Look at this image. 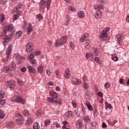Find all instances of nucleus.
Instances as JSON below:
<instances>
[{
    "mask_svg": "<svg viewBox=\"0 0 129 129\" xmlns=\"http://www.w3.org/2000/svg\"><path fill=\"white\" fill-rule=\"evenodd\" d=\"M13 50V45L10 44L8 47L6 49V57L2 58V61L4 63H7L9 62V59H10V57H11V54L12 53V50Z\"/></svg>",
    "mask_w": 129,
    "mask_h": 129,
    "instance_id": "f257e3e1",
    "label": "nucleus"
},
{
    "mask_svg": "<svg viewBox=\"0 0 129 129\" xmlns=\"http://www.w3.org/2000/svg\"><path fill=\"white\" fill-rule=\"evenodd\" d=\"M51 2H52V0H47V2H45V0H41L39 3L40 9L45 10V8L46 7V9L49 10L50 7H51Z\"/></svg>",
    "mask_w": 129,
    "mask_h": 129,
    "instance_id": "f03ea898",
    "label": "nucleus"
},
{
    "mask_svg": "<svg viewBox=\"0 0 129 129\" xmlns=\"http://www.w3.org/2000/svg\"><path fill=\"white\" fill-rule=\"evenodd\" d=\"M12 101L17 102V103H22V104H25L26 103L25 99L18 96H13L12 98Z\"/></svg>",
    "mask_w": 129,
    "mask_h": 129,
    "instance_id": "7ed1b4c3",
    "label": "nucleus"
},
{
    "mask_svg": "<svg viewBox=\"0 0 129 129\" xmlns=\"http://www.w3.org/2000/svg\"><path fill=\"white\" fill-rule=\"evenodd\" d=\"M6 84L7 87L8 88H10L11 90H12V89H14L15 88V86L16 85V81L14 80H11L9 81H7L6 82Z\"/></svg>",
    "mask_w": 129,
    "mask_h": 129,
    "instance_id": "20e7f679",
    "label": "nucleus"
},
{
    "mask_svg": "<svg viewBox=\"0 0 129 129\" xmlns=\"http://www.w3.org/2000/svg\"><path fill=\"white\" fill-rule=\"evenodd\" d=\"M13 58L14 59L16 60L18 64H22V61L25 59L24 57L21 56V55H20V54L19 53L14 54L13 56Z\"/></svg>",
    "mask_w": 129,
    "mask_h": 129,
    "instance_id": "39448f33",
    "label": "nucleus"
},
{
    "mask_svg": "<svg viewBox=\"0 0 129 129\" xmlns=\"http://www.w3.org/2000/svg\"><path fill=\"white\" fill-rule=\"evenodd\" d=\"M16 117H18V119H16V123L19 124V125H21V124H22L24 123V117L22 116V115L17 113L15 115Z\"/></svg>",
    "mask_w": 129,
    "mask_h": 129,
    "instance_id": "423d86ee",
    "label": "nucleus"
},
{
    "mask_svg": "<svg viewBox=\"0 0 129 129\" xmlns=\"http://www.w3.org/2000/svg\"><path fill=\"white\" fill-rule=\"evenodd\" d=\"M35 28V25L33 23H29L28 27H27V35H30L31 32H33Z\"/></svg>",
    "mask_w": 129,
    "mask_h": 129,
    "instance_id": "0eeeda50",
    "label": "nucleus"
},
{
    "mask_svg": "<svg viewBox=\"0 0 129 129\" xmlns=\"http://www.w3.org/2000/svg\"><path fill=\"white\" fill-rule=\"evenodd\" d=\"M33 50V43L29 42L26 46V51L28 53H30Z\"/></svg>",
    "mask_w": 129,
    "mask_h": 129,
    "instance_id": "6e6552de",
    "label": "nucleus"
},
{
    "mask_svg": "<svg viewBox=\"0 0 129 129\" xmlns=\"http://www.w3.org/2000/svg\"><path fill=\"white\" fill-rule=\"evenodd\" d=\"M76 125L78 129H82L83 128V122L82 120L78 119L76 121Z\"/></svg>",
    "mask_w": 129,
    "mask_h": 129,
    "instance_id": "1a4fd4ad",
    "label": "nucleus"
},
{
    "mask_svg": "<svg viewBox=\"0 0 129 129\" xmlns=\"http://www.w3.org/2000/svg\"><path fill=\"white\" fill-rule=\"evenodd\" d=\"M88 38H89V34L88 33L83 34L80 38V42H85V41H87Z\"/></svg>",
    "mask_w": 129,
    "mask_h": 129,
    "instance_id": "9d476101",
    "label": "nucleus"
},
{
    "mask_svg": "<svg viewBox=\"0 0 129 129\" xmlns=\"http://www.w3.org/2000/svg\"><path fill=\"white\" fill-rule=\"evenodd\" d=\"M27 69L29 74H36V73H37V71L34 68V67L28 66L27 67Z\"/></svg>",
    "mask_w": 129,
    "mask_h": 129,
    "instance_id": "9b49d317",
    "label": "nucleus"
},
{
    "mask_svg": "<svg viewBox=\"0 0 129 129\" xmlns=\"http://www.w3.org/2000/svg\"><path fill=\"white\" fill-rule=\"evenodd\" d=\"M4 28H5L7 32L11 33L14 31V25L13 24H9L6 26Z\"/></svg>",
    "mask_w": 129,
    "mask_h": 129,
    "instance_id": "f8f14e48",
    "label": "nucleus"
},
{
    "mask_svg": "<svg viewBox=\"0 0 129 129\" xmlns=\"http://www.w3.org/2000/svg\"><path fill=\"white\" fill-rule=\"evenodd\" d=\"M84 94H85V97H84L85 99L88 100V99H90L93 93H92V92H91L90 91H86V92H85Z\"/></svg>",
    "mask_w": 129,
    "mask_h": 129,
    "instance_id": "ddd939ff",
    "label": "nucleus"
},
{
    "mask_svg": "<svg viewBox=\"0 0 129 129\" xmlns=\"http://www.w3.org/2000/svg\"><path fill=\"white\" fill-rule=\"evenodd\" d=\"M49 96L52 97L53 99H57L58 98L57 93L53 90H51L49 92Z\"/></svg>",
    "mask_w": 129,
    "mask_h": 129,
    "instance_id": "4468645a",
    "label": "nucleus"
},
{
    "mask_svg": "<svg viewBox=\"0 0 129 129\" xmlns=\"http://www.w3.org/2000/svg\"><path fill=\"white\" fill-rule=\"evenodd\" d=\"M75 80L72 81V83L74 85H81V84H82V82L80 79H78L77 78H75Z\"/></svg>",
    "mask_w": 129,
    "mask_h": 129,
    "instance_id": "2eb2a0df",
    "label": "nucleus"
},
{
    "mask_svg": "<svg viewBox=\"0 0 129 129\" xmlns=\"http://www.w3.org/2000/svg\"><path fill=\"white\" fill-rule=\"evenodd\" d=\"M102 16V11H101V10H98L96 12V15L94 16L95 18H96V19H97L98 20H99V19H101Z\"/></svg>",
    "mask_w": 129,
    "mask_h": 129,
    "instance_id": "dca6fc26",
    "label": "nucleus"
},
{
    "mask_svg": "<svg viewBox=\"0 0 129 129\" xmlns=\"http://www.w3.org/2000/svg\"><path fill=\"white\" fill-rule=\"evenodd\" d=\"M63 77L64 78H66V79H69L70 78V71H69V69H67L64 71Z\"/></svg>",
    "mask_w": 129,
    "mask_h": 129,
    "instance_id": "f3484780",
    "label": "nucleus"
},
{
    "mask_svg": "<svg viewBox=\"0 0 129 129\" xmlns=\"http://www.w3.org/2000/svg\"><path fill=\"white\" fill-rule=\"evenodd\" d=\"M100 39L103 41L105 38H107V33L104 32V31H102L101 34L99 35Z\"/></svg>",
    "mask_w": 129,
    "mask_h": 129,
    "instance_id": "a211bd4d",
    "label": "nucleus"
},
{
    "mask_svg": "<svg viewBox=\"0 0 129 129\" xmlns=\"http://www.w3.org/2000/svg\"><path fill=\"white\" fill-rule=\"evenodd\" d=\"M2 71L4 72V73H10V72H12L11 69L8 66H5L2 68Z\"/></svg>",
    "mask_w": 129,
    "mask_h": 129,
    "instance_id": "6ab92c4d",
    "label": "nucleus"
},
{
    "mask_svg": "<svg viewBox=\"0 0 129 129\" xmlns=\"http://www.w3.org/2000/svg\"><path fill=\"white\" fill-rule=\"evenodd\" d=\"M8 67L11 69V71H13V70H16V69L17 68V66H16V63H15V62H11Z\"/></svg>",
    "mask_w": 129,
    "mask_h": 129,
    "instance_id": "aec40b11",
    "label": "nucleus"
},
{
    "mask_svg": "<svg viewBox=\"0 0 129 129\" xmlns=\"http://www.w3.org/2000/svg\"><path fill=\"white\" fill-rule=\"evenodd\" d=\"M44 71V66L42 64H40L37 67V72L39 74H42L43 73V72Z\"/></svg>",
    "mask_w": 129,
    "mask_h": 129,
    "instance_id": "412c9836",
    "label": "nucleus"
},
{
    "mask_svg": "<svg viewBox=\"0 0 129 129\" xmlns=\"http://www.w3.org/2000/svg\"><path fill=\"white\" fill-rule=\"evenodd\" d=\"M86 59H89L90 61L93 60V54L92 53L87 52L86 53Z\"/></svg>",
    "mask_w": 129,
    "mask_h": 129,
    "instance_id": "4be33fe9",
    "label": "nucleus"
},
{
    "mask_svg": "<svg viewBox=\"0 0 129 129\" xmlns=\"http://www.w3.org/2000/svg\"><path fill=\"white\" fill-rule=\"evenodd\" d=\"M83 120H84L85 123H90V118H89V116L88 115L84 116Z\"/></svg>",
    "mask_w": 129,
    "mask_h": 129,
    "instance_id": "5701e85b",
    "label": "nucleus"
},
{
    "mask_svg": "<svg viewBox=\"0 0 129 129\" xmlns=\"http://www.w3.org/2000/svg\"><path fill=\"white\" fill-rule=\"evenodd\" d=\"M77 16L80 19H83V18H84V17H85V14L84 13V12H83V11H79L77 13Z\"/></svg>",
    "mask_w": 129,
    "mask_h": 129,
    "instance_id": "b1692460",
    "label": "nucleus"
},
{
    "mask_svg": "<svg viewBox=\"0 0 129 129\" xmlns=\"http://www.w3.org/2000/svg\"><path fill=\"white\" fill-rule=\"evenodd\" d=\"M30 61V64H32L33 67H37V65H38V61H37V59L34 58Z\"/></svg>",
    "mask_w": 129,
    "mask_h": 129,
    "instance_id": "393cba45",
    "label": "nucleus"
},
{
    "mask_svg": "<svg viewBox=\"0 0 129 129\" xmlns=\"http://www.w3.org/2000/svg\"><path fill=\"white\" fill-rule=\"evenodd\" d=\"M94 8L95 10L100 11V10H102V9H103V6H102L101 4L96 5L94 6Z\"/></svg>",
    "mask_w": 129,
    "mask_h": 129,
    "instance_id": "a878e982",
    "label": "nucleus"
},
{
    "mask_svg": "<svg viewBox=\"0 0 129 129\" xmlns=\"http://www.w3.org/2000/svg\"><path fill=\"white\" fill-rule=\"evenodd\" d=\"M86 106H87V107H88L89 110H90V111H92V110L93 109V108H92V106L91 105V104H90V102H89L88 101H86Z\"/></svg>",
    "mask_w": 129,
    "mask_h": 129,
    "instance_id": "bb28decb",
    "label": "nucleus"
},
{
    "mask_svg": "<svg viewBox=\"0 0 129 129\" xmlns=\"http://www.w3.org/2000/svg\"><path fill=\"white\" fill-rule=\"evenodd\" d=\"M22 34H23V32L22 31L20 30L18 31L15 35V38L16 39H19V38L21 36H22Z\"/></svg>",
    "mask_w": 129,
    "mask_h": 129,
    "instance_id": "cd10ccee",
    "label": "nucleus"
},
{
    "mask_svg": "<svg viewBox=\"0 0 129 129\" xmlns=\"http://www.w3.org/2000/svg\"><path fill=\"white\" fill-rule=\"evenodd\" d=\"M56 103V104H58V105H62V99H61L60 98H58L57 100H54V104Z\"/></svg>",
    "mask_w": 129,
    "mask_h": 129,
    "instance_id": "c85d7f7f",
    "label": "nucleus"
},
{
    "mask_svg": "<svg viewBox=\"0 0 129 129\" xmlns=\"http://www.w3.org/2000/svg\"><path fill=\"white\" fill-rule=\"evenodd\" d=\"M10 37H9L8 36H6L5 37V38L3 41V43L4 46L5 45V43H9V42H10Z\"/></svg>",
    "mask_w": 129,
    "mask_h": 129,
    "instance_id": "c756f323",
    "label": "nucleus"
},
{
    "mask_svg": "<svg viewBox=\"0 0 129 129\" xmlns=\"http://www.w3.org/2000/svg\"><path fill=\"white\" fill-rule=\"evenodd\" d=\"M63 42H62V41H61L56 40L55 41V47H59V46H63Z\"/></svg>",
    "mask_w": 129,
    "mask_h": 129,
    "instance_id": "7c9ffc66",
    "label": "nucleus"
},
{
    "mask_svg": "<svg viewBox=\"0 0 129 129\" xmlns=\"http://www.w3.org/2000/svg\"><path fill=\"white\" fill-rule=\"evenodd\" d=\"M83 86L84 89H85V90H88L89 89V85L87 83H83Z\"/></svg>",
    "mask_w": 129,
    "mask_h": 129,
    "instance_id": "2f4dec72",
    "label": "nucleus"
},
{
    "mask_svg": "<svg viewBox=\"0 0 129 129\" xmlns=\"http://www.w3.org/2000/svg\"><path fill=\"white\" fill-rule=\"evenodd\" d=\"M5 19H6V16H5V14H1V15H0V22L4 23V22H5Z\"/></svg>",
    "mask_w": 129,
    "mask_h": 129,
    "instance_id": "473e14b6",
    "label": "nucleus"
},
{
    "mask_svg": "<svg viewBox=\"0 0 129 129\" xmlns=\"http://www.w3.org/2000/svg\"><path fill=\"white\" fill-rule=\"evenodd\" d=\"M105 109L107 110V108H109V109H111L112 108V107L111 106V104L108 103L107 102H105Z\"/></svg>",
    "mask_w": 129,
    "mask_h": 129,
    "instance_id": "72a5a7b5",
    "label": "nucleus"
},
{
    "mask_svg": "<svg viewBox=\"0 0 129 129\" xmlns=\"http://www.w3.org/2000/svg\"><path fill=\"white\" fill-rule=\"evenodd\" d=\"M60 41L63 44H64V43H66V42H67V36H62L60 38Z\"/></svg>",
    "mask_w": 129,
    "mask_h": 129,
    "instance_id": "f704fd0d",
    "label": "nucleus"
},
{
    "mask_svg": "<svg viewBox=\"0 0 129 129\" xmlns=\"http://www.w3.org/2000/svg\"><path fill=\"white\" fill-rule=\"evenodd\" d=\"M33 129H40V125H39V123H38V122H35L33 124Z\"/></svg>",
    "mask_w": 129,
    "mask_h": 129,
    "instance_id": "c9c22d12",
    "label": "nucleus"
},
{
    "mask_svg": "<svg viewBox=\"0 0 129 129\" xmlns=\"http://www.w3.org/2000/svg\"><path fill=\"white\" fill-rule=\"evenodd\" d=\"M5 116H6V114L4 113V111L0 110V119L5 118Z\"/></svg>",
    "mask_w": 129,
    "mask_h": 129,
    "instance_id": "e433bc0d",
    "label": "nucleus"
},
{
    "mask_svg": "<svg viewBox=\"0 0 129 129\" xmlns=\"http://www.w3.org/2000/svg\"><path fill=\"white\" fill-rule=\"evenodd\" d=\"M5 116H6V114L4 113V111L0 110V119L5 118Z\"/></svg>",
    "mask_w": 129,
    "mask_h": 129,
    "instance_id": "4c0bfd02",
    "label": "nucleus"
},
{
    "mask_svg": "<svg viewBox=\"0 0 129 129\" xmlns=\"http://www.w3.org/2000/svg\"><path fill=\"white\" fill-rule=\"evenodd\" d=\"M34 58H35V55H34V53H32L28 56V60L31 61V60H33Z\"/></svg>",
    "mask_w": 129,
    "mask_h": 129,
    "instance_id": "58836bf2",
    "label": "nucleus"
},
{
    "mask_svg": "<svg viewBox=\"0 0 129 129\" xmlns=\"http://www.w3.org/2000/svg\"><path fill=\"white\" fill-rule=\"evenodd\" d=\"M26 123L28 124V125H30L31 123H33V119L32 117L28 118L27 119Z\"/></svg>",
    "mask_w": 129,
    "mask_h": 129,
    "instance_id": "ea45409f",
    "label": "nucleus"
},
{
    "mask_svg": "<svg viewBox=\"0 0 129 129\" xmlns=\"http://www.w3.org/2000/svg\"><path fill=\"white\" fill-rule=\"evenodd\" d=\"M76 11V8L73 6H69V12H75Z\"/></svg>",
    "mask_w": 129,
    "mask_h": 129,
    "instance_id": "a19ab883",
    "label": "nucleus"
},
{
    "mask_svg": "<svg viewBox=\"0 0 129 129\" xmlns=\"http://www.w3.org/2000/svg\"><path fill=\"white\" fill-rule=\"evenodd\" d=\"M36 18L38 19V21H42L43 20V16H42V14H39L36 15Z\"/></svg>",
    "mask_w": 129,
    "mask_h": 129,
    "instance_id": "79ce46f5",
    "label": "nucleus"
},
{
    "mask_svg": "<svg viewBox=\"0 0 129 129\" xmlns=\"http://www.w3.org/2000/svg\"><path fill=\"white\" fill-rule=\"evenodd\" d=\"M54 99H54L51 97H47L48 101L49 102H50L51 103H53V104H54V102H55V100H54Z\"/></svg>",
    "mask_w": 129,
    "mask_h": 129,
    "instance_id": "37998d69",
    "label": "nucleus"
},
{
    "mask_svg": "<svg viewBox=\"0 0 129 129\" xmlns=\"http://www.w3.org/2000/svg\"><path fill=\"white\" fill-rule=\"evenodd\" d=\"M5 98V92L3 90L0 91V99Z\"/></svg>",
    "mask_w": 129,
    "mask_h": 129,
    "instance_id": "c03bdc74",
    "label": "nucleus"
},
{
    "mask_svg": "<svg viewBox=\"0 0 129 129\" xmlns=\"http://www.w3.org/2000/svg\"><path fill=\"white\" fill-rule=\"evenodd\" d=\"M7 30H6V28H4L3 30V32H2L1 33V36H7Z\"/></svg>",
    "mask_w": 129,
    "mask_h": 129,
    "instance_id": "a18cd8bd",
    "label": "nucleus"
},
{
    "mask_svg": "<svg viewBox=\"0 0 129 129\" xmlns=\"http://www.w3.org/2000/svg\"><path fill=\"white\" fill-rule=\"evenodd\" d=\"M6 103V99H0V106L4 105Z\"/></svg>",
    "mask_w": 129,
    "mask_h": 129,
    "instance_id": "49530a36",
    "label": "nucleus"
},
{
    "mask_svg": "<svg viewBox=\"0 0 129 129\" xmlns=\"http://www.w3.org/2000/svg\"><path fill=\"white\" fill-rule=\"evenodd\" d=\"M104 87H105V88H106V89H107V88H109V87H110V83L106 82L104 84Z\"/></svg>",
    "mask_w": 129,
    "mask_h": 129,
    "instance_id": "de8ad7c7",
    "label": "nucleus"
},
{
    "mask_svg": "<svg viewBox=\"0 0 129 129\" xmlns=\"http://www.w3.org/2000/svg\"><path fill=\"white\" fill-rule=\"evenodd\" d=\"M50 123H51V120H50L49 119H46L44 121V124L46 126L49 125Z\"/></svg>",
    "mask_w": 129,
    "mask_h": 129,
    "instance_id": "09e8293b",
    "label": "nucleus"
},
{
    "mask_svg": "<svg viewBox=\"0 0 129 129\" xmlns=\"http://www.w3.org/2000/svg\"><path fill=\"white\" fill-rule=\"evenodd\" d=\"M23 113L24 116H28V115H29V111H28V110H24Z\"/></svg>",
    "mask_w": 129,
    "mask_h": 129,
    "instance_id": "8fccbe9b",
    "label": "nucleus"
},
{
    "mask_svg": "<svg viewBox=\"0 0 129 129\" xmlns=\"http://www.w3.org/2000/svg\"><path fill=\"white\" fill-rule=\"evenodd\" d=\"M70 46L71 48H72V49H73L74 50V49H75V45L74 44V43L72 41H71L70 42Z\"/></svg>",
    "mask_w": 129,
    "mask_h": 129,
    "instance_id": "3c124183",
    "label": "nucleus"
},
{
    "mask_svg": "<svg viewBox=\"0 0 129 129\" xmlns=\"http://www.w3.org/2000/svg\"><path fill=\"white\" fill-rule=\"evenodd\" d=\"M8 0H0V5H6Z\"/></svg>",
    "mask_w": 129,
    "mask_h": 129,
    "instance_id": "603ef678",
    "label": "nucleus"
},
{
    "mask_svg": "<svg viewBox=\"0 0 129 129\" xmlns=\"http://www.w3.org/2000/svg\"><path fill=\"white\" fill-rule=\"evenodd\" d=\"M112 59L113 61H114V62H116V61H118V57H117V56H112Z\"/></svg>",
    "mask_w": 129,
    "mask_h": 129,
    "instance_id": "864d4df0",
    "label": "nucleus"
},
{
    "mask_svg": "<svg viewBox=\"0 0 129 129\" xmlns=\"http://www.w3.org/2000/svg\"><path fill=\"white\" fill-rule=\"evenodd\" d=\"M109 27H107L104 30H103L102 31L107 34V32L109 31Z\"/></svg>",
    "mask_w": 129,
    "mask_h": 129,
    "instance_id": "5fc2aeb1",
    "label": "nucleus"
},
{
    "mask_svg": "<svg viewBox=\"0 0 129 129\" xmlns=\"http://www.w3.org/2000/svg\"><path fill=\"white\" fill-rule=\"evenodd\" d=\"M86 41V42L85 43V46H86V47H88V46H89V45H90V40L88 39Z\"/></svg>",
    "mask_w": 129,
    "mask_h": 129,
    "instance_id": "6e6d98bb",
    "label": "nucleus"
},
{
    "mask_svg": "<svg viewBox=\"0 0 129 129\" xmlns=\"http://www.w3.org/2000/svg\"><path fill=\"white\" fill-rule=\"evenodd\" d=\"M46 74L48 76H50L51 75V70L50 69H48L46 70Z\"/></svg>",
    "mask_w": 129,
    "mask_h": 129,
    "instance_id": "4d7b16f0",
    "label": "nucleus"
},
{
    "mask_svg": "<svg viewBox=\"0 0 129 129\" xmlns=\"http://www.w3.org/2000/svg\"><path fill=\"white\" fill-rule=\"evenodd\" d=\"M72 104L74 108H76V107H77V103H76V102L73 101L72 103Z\"/></svg>",
    "mask_w": 129,
    "mask_h": 129,
    "instance_id": "13d9d810",
    "label": "nucleus"
},
{
    "mask_svg": "<svg viewBox=\"0 0 129 129\" xmlns=\"http://www.w3.org/2000/svg\"><path fill=\"white\" fill-rule=\"evenodd\" d=\"M70 22V19L68 18L67 20L66 21V22L64 23V26H67Z\"/></svg>",
    "mask_w": 129,
    "mask_h": 129,
    "instance_id": "bf43d9fd",
    "label": "nucleus"
},
{
    "mask_svg": "<svg viewBox=\"0 0 129 129\" xmlns=\"http://www.w3.org/2000/svg\"><path fill=\"white\" fill-rule=\"evenodd\" d=\"M67 114V115H68L69 116H72V111H68L66 113Z\"/></svg>",
    "mask_w": 129,
    "mask_h": 129,
    "instance_id": "052dcab7",
    "label": "nucleus"
},
{
    "mask_svg": "<svg viewBox=\"0 0 129 129\" xmlns=\"http://www.w3.org/2000/svg\"><path fill=\"white\" fill-rule=\"evenodd\" d=\"M98 51V49L97 48L94 47V48H93L92 51L93 54L94 53H95V52H97Z\"/></svg>",
    "mask_w": 129,
    "mask_h": 129,
    "instance_id": "680f3d73",
    "label": "nucleus"
},
{
    "mask_svg": "<svg viewBox=\"0 0 129 129\" xmlns=\"http://www.w3.org/2000/svg\"><path fill=\"white\" fill-rule=\"evenodd\" d=\"M21 71L23 72V73H25L27 71V68L26 67H23L21 69Z\"/></svg>",
    "mask_w": 129,
    "mask_h": 129,
    "instance_id": "e2e57ef3",
    "label": "nucleus"
},
{
    "mask_svg": "<svg viewBox=\"0 0 129 129\" xmlns=\"http://www.w3.org/2000/svg\"><path fill=\"white\" fill-rule=\"evenodd\" d=\"M55 76H56V78H59V75L60 73H59V72H58V70H56L55 71Z\"/></svg>",
    "mask_w": 129,
    "mask_h": 129,
    "instance_id": "0e129e2a",
    "label": "nucleus"
},
{
    "mask_svg": "<svg viewBox=\"0 0 129 129\" xmlns=\"http://www.w3.org/2000/svg\"><path fill=\"white\" fill-rule=\"evenodd\" d=\"M97 95H98V96H99L100 97H103V93H102V92L99 91L97 93Z\"/></svg>",
    "mask_w": 129,
    "mask_h": 129,
    "instance_id": "69168bd1",
    "label": "nucleus"
},
{
    "mask_svg": "<svg viewBox=\"0 0 129 129\" xmlns=\"http://www.w3.org/2000/svg\"><path fill=\"white\" fill-rule=\"evenodd\" d=\"M83 81L84 82H86V81H87V76L86 75H84L83 77Z\"/></svg>",
    "mask_w": 129,
    "mask_h": 129,
    "instance_id": "338daca9",
    "label": "nucleus"
},
{
    "mask_svg": "<svg viewBox=\"0 0 129 129\" xmlns=\"http://www.w3.org/2000/svg\"><path fill=\"white\" fill-rule=\"evenodd\" d=\"M22 7H23V5L21 4H19L16 7L17 8V10H20Z\"/></svg>",
    "mask_w": 129,
    "mask_h": 129,
    "instance_id": "774afa93",
    "label": "nucleus"
}]
</instances>
